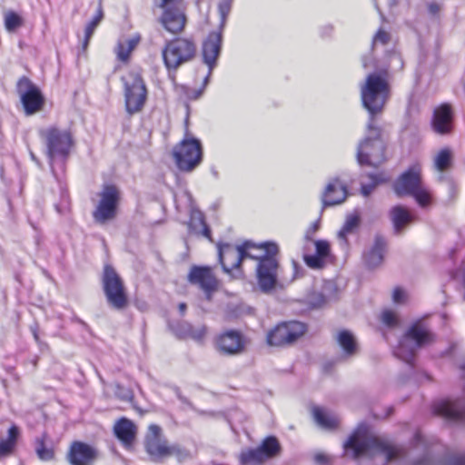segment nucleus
<instances>
[{
  "label": "nucleus",
  "mask_w": 465,
  "mask_h": 465,
  "mask_svg": "<svg viewBox=\"0 0 465 465\" xmlns=\"http://www.w3.org/2000/svg\"><path fill=\"white\" fill-rule=\"evenodd\" d=\"M242 246L244 260L251 259L257 262L256 277L261 290L268 292L274 289L280 268L278 245L270 242L256 244L251 241H245Z\"/></svg>",
  "instance_id": "1"
},
{
  "label": "nucleus",
  "mask_w": 465,
  "mask_h": 465,
  "mask_svg": "<svg viewBox=\"0 0 465 465\" xmlns=\"http://www.w3.org/2000/svg\"><path fill=\"white\" fill-rule=\"evenodd\" d=\"M346 451H352V458L371 454H382L390 461L401 454V450L388 440L372 435L366 424H360L344 443Z\"/></svg>",
  "instance_id": "2"
},
{
  "label": "nucleus",
  "mask_w": 465,
  "mask_h": 465,
  "mask_svg": "<svg viewBox=\"0 0 465 465\" xmlns=\"http://www.w3.org/2000/svg\"><path fill=\"white\" fill-rule=\"evenodd\" d=\"M391 97V85L388 70L367 75L361 87V98L364 108L370 114V119L375 121V116L383 112Z\"/></svg>",
  "instance_id": "3"
},
{
  "label": "nucleus",
  "mask_w": 465,
  "mask_h": 465,
  "mask_svg": "<svg viewBox=\"0 0 465 465\" xmlns=\"http://www.w3.org/2000/svg\"><path fill=\"white\" fill-rule=\"evenodd\" d=\"M357 160L361 165L374 168L387 161L386 143L382 138V130L372 119H369L366 136L359 143Z\"/></svg>",
  "instance_id": "4"
},
{
  "label": "nucleus",
  "mask_w": 465,
  "mask_h": 465,
  "mask_svg": "<svg viewBox=\"0 0 465 465\" xmlns=\"http://www.w3.org/2000/svg\"><path fill=\"white\" fill-rule=\"evenodd\" d=\"M143 446L151 460L160 462L163 460L175 457L179 461L189 457V452L178 444H169L163 434L162 428L157 424H151L144 436Z\"/></svg>",
  "instance_id": "5"
},
{
  "label": "nucleus",
  "mask_w": 465,
  "mask_h": 465,
  "mask_svg": "<svg viewBox=\"0 0 465 465\" xmlns=\"http://www.w3.org/2000/svg\"><path fill=\"white\" fill-rule=\"evenodd\" d=\"M103 292L108 306L115 311L129 307L130 298L124 281L111 264H105L101 277Z\"/></svg>",
  "instance_id": "6"
},
{
  "label": "nucleus",
  "mask_w": 465,
  "mask_h": 465,
  "mask_svg": "<svg viewBox=\"0 0 465 465\" xmlns=\"http://www.w3.org/2000/svg\"><path fill=\"white\" fill-rule=\"evenodd\" d=\"M124 85L125 108L128 114L139 113L147 100V87L142 76V70L132 68L121 77Z\"/></svg>",
  "instance_id": "7"
},
{
  "label": "nucleus",
  "mask_w": 465,
  "mask_h": 465,
  "mask_svg": "<svg viewBox=\"0 0 465 465\" xmlns=\"http://www.w3.org/2000/svg\"><path fill=\"white\" fill-rule=\"evenodd\" d=\"M162 54L165 67L168 70H177L195 58L196 40L193 37H175L165 44Z\"/></svg>",
  "instance_id": "8"
},
{
  "label": "nucleus",
  "mask_w": 465,
  "mask_h": 465,
  "mask_svg": "<svg viewBox=\"0 0 465 465\" xmlns=\"http://www.w3.org/2000/svg\"><path fill=\"white\" fill-rule=\"evenodd\" d=\"M172 156L179 171L191 173L203 162V144L199 139L186 136L173 146Z\"/></svg>",
  "instance_id": "9"
},
{
  "label": "nucleus",
  "mask_w": 465,
  "mask_h": 465,
  "mask_svg": "<svg viewBox=\"0 0 465 465\" xmlns=\"http://www.w3.org/2000/svg\"><path fill=\"white\" fill-rule=\"evenodd\" d=\"M412 341L419 348L430 344L435 341V335L420 321L412 323L403 335L402 340L395 348L394 354L406 363L413 366L415 361V348H408L405 341Z\"/></svg>",
  "instance_id": "10"
},
{
  "label": "nucleus",
  "mask_w": 465,
  "mask_h": 465,
  "mask_svg": "<svg viewBox=\"0 0 465 465\" xmlns=\"http://www.w3.org/2000/svg\"><path fill=\"white\" fill-rule=\"evenodd\" d=\"M307 331V325L300 321L282 322L268 331L266 342L272 347H291L301 340Z\"/></svg>",
  "instance_id": "11"
},
{
  "label": "nucleus",
  "mask_w": 465,
  "mask_h": 465,
  "mask_svg": "<svg viewBox=\"0 0 465 465\" xmlns=\"http://www.w3.org/2000/svg\"><path fill=\"white\" fill-rule=\"evenodd\" d=\"M98 196L99 201L92 212V216L96 223L104 225L116 218L121 193L116 185L105 184Z\"/></svg>",
  "instance_id": "12"
},
{
  "label": "nucleus",
  "mask_w": 465,
  "mask_h": 465,
  "mask_svg": "<svg viewBox=\"0 0 465 465\" xmlns=\"http://www.w3.org/2000/svg\"><path fill=\"white\" fill-rule=\"evenodd\" d=\"M45 138L47 154L50 159H66L74 146L73 134L68 129L50 126L41 133Z\"/></svg>",
  "instance_id": "13"
},
{
  "label": "nucleus",
  "mask_w": 465,
  "mask_h": 465,
  "mask_svg": "<svg viewBox=\"0 0 465 465\" xmlns=\"http://www.w3.org/2000/svg\"><path fill=\"white\" fill-rule=\"evenodd\" d=\"M16 92L25 115L35 114L44 109L45 98L41 89L29 77L24 75L18 79Z\"/></svg>",
  "instance_id": "14"
},
{
  "label": "nucleus",
  "mask_w": 465,
  "mask_h": 465,
  "mask_svg": "<svg viewBox=\"0 0 465 465\" xmlns=\"http://www.w3.org/2000/svg\"><path fill=\"white\" fill-rule=\"evenodd\" d=\"M187 282L202 291L207 300L212 299L222 284L214 267L209 265L191 266L187 274Z\"/></svg>",
  "instance_id": "15"
},
{
  "label": "nucleus",
  "mask_w": 465,
  "mask_h": 465,
  "mask_svg": "<svg viewBox=\"0 0 465 465\" xmlns=\"http://www.w3.org/2000/svg\"><path fill=\"white\" fill-rule=\"evenodd\" d=\"M246 343L247 340L243 333L234 329L225 330L213 339L215 350L225 356L242 354L245 351Z\"/></svg>",
  "instance_id": "16"
},
{
  "label": "nucleus",
  "mask_w": 465,
  "mask_h": 465,
  "mask_svg": "<svg viewBox=\"0 0 465 465\" xmlns=\"http://www.w3.org/2000/svg\"><path fill=\"white\" fill-rule=\"evenodd\" d=\"M431 130L441 136L450 135L455 129V111L450 103H441L434 107L430 119Z\"/></svg>",
  "instance_id": "17"
},
{
  "label": "nucleus",
  "mask_w": 465,
  "mask_h": 465,
  "mask_svg": "<svg viewBox=\"0 0 465 465\" xmlns=\"http://www.w3.org/2000/svg\"><path fill=\"white\" fill-rule=\"evenodd\" d=\"M65 458L70 465H94L100 458V451L94 445L74 440L68 447Z\"/></svg>",
  "instance_id": "18"
},
{
  "label": "nucleus",
  "mask_w": 465,
  "mask_h": 465,
  "mask_svg": "<svg viewBox=\"0 0 465 465\" xmlns=\"http://www.w3.org/2000/svg\"><path fill=\"white\" fill-rule=\"evenodd\" d=\"M218 248V260L223 272L227 274H232L233 270L239 272V276H243L241 266L243 258V252L242 244L233 246L231 243H217Z\"/></svg>",
  "instance_id": "19"
},
{
  "label": "nucleus",
  "mask_w": 465,
  "mask_h": 465,
  "mask_svg": "<svg viewBox=\"0 0 465 465\" xmlns=\"http://www.w3.org/2000/svg\"><path fill=\"white\" fill-rule=\"evenodd\" d=\"M223 36L222 31H211L203 39L201 47L202 60L207 65L209 74L217 66L223 47Z\"/></svg>",
  "instance_id": "20"
},
{
  "label": "nucleus",
  "mask_w": 465,
  "mask_h": 465,
  "mask_svg": "<svg viewBox=\"0 0 465 465\" xmlns=\"http://www.w3.org/2000/svg\"><path fill=\"white\" fill-rule=\"evenodd\" d=\"M421 185V166L419 163L411 165L394 182L393 190L400 196L411 195Z\"/></svg>",
  "instance_id": "21"
},
{
  "label": "nucleus",
  "mask_w": 465,
  "mask_h": 465,
  "mask_svg": "<svg viewBox=\"0 0 465 465\" xmlns=\"http://www.w3.org/2000/svg\"><path fill=\"white\" fill-rule=\"evenodd\" d=\"M432 411L435 415L440 416L450 421L465 420V407L460 400H442L432 405Z\"/></svg>",
  "instance_id": "22"
},
{
  "label": "nucleus",
  "mask_w": 465,
  "mask_h": 465,
  "mask_svg": "<svg viewBox=\"0 0 465 465\" xmlns=\"http://www.w3.org/2000/svg\"><path fill=\"white\" fill-rule=\"evenodd\" d=\"M160 22L164 29H184L187 23L185 5L161 9Z\"/></svg>",
  "instance_id": "23"
},
{
  "label": "nucleus",
  "mask_w": 465,
  "mask_h": 465,
  "mask_svg": "<svg viewBox=\"0 0 465 465\" xmlns=\"http://www.w3.org/2000/svg\"><path fill=\"white\" fill-rule=\"evenodd\" d=\"M347 194V188L343 183L338 178H333L329 182L322 193V204L324 206L340 204L345 201Z\"/></svg>",
  "instance_id": "24"
},
{
  "label": "nucleus",
  "mask_w": 465,
  "mask_h": 465,
  "mask_svg": "<svg viewBox=\"0 0 465 465\" xmlns=\"http://www.w3.org/2000/svg\"><path fill=\"white\" fill-rule=\"evenodd\" d=\"M315 254H304L303 262L311 269L320 270L326 265V260L331 254V245L325 240L314 241Z\"/></svg>",
  "instance_id": "25"
},
{
  "label": "nucleus",
  "mask_w": 465,
  "mask_h": 465,
  "mask_svg": "<svg viewBox=\"0 0 465 465\" xmlns=\"http://www.w3.org/2000/svg\"><path fill=\"white\" fill-rule=\"evenodd\" d=\"M114 433L125 448H130L134 442L137 430L131 420L122 417L114 424Z\"/></svg>",
  "instance_id": "26"
},
{
  "label": "nucleus",
  "mask_w": 465,
  "mask_h": 465,
  "mask_svg": "<svg viewBox=\"0 0 465 465\" xmlns=\"http://www.w3.org/2000/svg\"><path fill=\"white\" fill-rule=\"evenodd\" d=\"M141 41V35L136 34L132 37H122L118 40L114 49L117 59L123 64H128L133 51L137 47Z\"/></svg>",
  "instance_id": "27"
},
{
  "label": "nucleus",
  "mask_w": 465,
  "mask_h": 465,
  "mask_svg": "<svg viewBox=\"0 0 465 465\" xmlns=\"http://www.w3.org/2000/svg\"><path fill=\"white\" fill-rule=\"evenodd\" d=\"M386 245V241L382 236L375 237L373 246L364 254V262L369 268H375L382 263Z\"/></svg>",
  "instance_id": "28"
},
{
  "label": "nucleus",
  "mask_w": 465,
  "mask_h": 465,
  "mask_svg": "<svg viewBox=\"0 0 465 465\" xmlns=\"http://www.w3.org/2000/svg\"><path fill=\"white\" fill-rule=\"evenodd\" d=\"M312 415L316 423L325 430H333L340 425L339 419L335 415L327 412L322 407H313Z\"/></svg>",
  "instance_id": "29"
},
{
  "label": "nucleus",
  "mask_w": 465,
  "mask_h": 465,
  "mask_svg": "<svg viewBox=\"0 0 465 465\" xmlns=\"http://www.w3.org/2000/svg\"><path fill=\"white\" fill-rule=\"evenodd\" d=\"M257 449L265 462L278 456L282 450L281 444L274 436L266 437Z\"/></svg>",
  "instance_id": "30"
},
{
  "label": "nucleus",
  "mask_w": 465,
  "mask_h": 465,
  "mask_svg": "<svg viewBox=\"0 0 465 465\" xmlns=\"http://www.w3.org/2000/svg\"><path fill=\"white\" fill-rule=\"evenodd\" d=\"M19 429L16 425H12L8 429L7 438L0 440V458L10 456L17 443L19 438Z\"/></svg>",
  "instance_id": "31"
},
{
  "label": "nucleus",
  "mask_w": 465,
  "mask_h": 465,
  "mask_svg": "<svg viewBox=\"0 0 465 465\" xmlns=\"http://www.w3.org/2000/svg\"><path fill=\"white\" fill-rule=\"evenodd\" d=\"M391 216L394 230L397 233H400L401 230L411 222V213L406 208L401 205L392 208Z\"/></svg>",
  "instance_id": "32"
},
{
  "label": "nucleus",
  "mask_w": 465,
  "mask_h": 465,
  "mask_svg": "<svg viewBox=\"0 0 465 465\" xmlns=\"http://www.w3.org/2000/svg\"><path fill=\"white\" fill-rule=\"evenodd\" d=\"M337 341L346 355L351 356L356 353L357 343L349 331H341L337 335Z\"/></svg>",
  "instance_id": "33"
},
{
  "label": "nucleus",
  "mask_w": 465,
  "mask_h": 465,
  "mask_svg": "<svg viewBox=\"0 0 465 465\" xmlns=\"http://www.w3.org/2000/svg\"><path fill=\"white\" fill-rule=\"evenodd\" d=\"M238 460L240 465H262L265 462L257 448L242 450Z\"/></svg>",
  "instance_id": "34"
},
{
  "label": "nucleus",
  "mask_w": 465,
  "mask_h": 465,
  "mask_svg": "<svg viewBox=\"0 0 465 465\" xmlns=\"http://www.w3.org/2000/svg\"><path fill=\"white\" fill-rule=\"evenodd\" d=\"M452 164V153L449 148L440 150L434 158V167L439 172H445Z\"/></svg>",
  "instance_id": "35"
},
{
  "label": "nucleus",
  "mask_w": 465,
  "mask_h": 465,
  "mask_svg": "<svg viewBox=\"0 0 465 465\" xmlns=\"http://www.w3.org/2000/svg\"><path fill=\"white\" fill-rule=\"evenodd\" d=\"M45 440V435L35 440V452L41 460L49 461L54 458V450L52 447L46 446Z\"/></svg>",
  "instance_id": "36"
},
{
  "label": "nucleus",
  "mask_w": 465,
  "mask_h": 465,
  "mask_svg": "<svg viewBox=\"0 0 465 465\" xmlns=\"http://www.w3.org/2000/svg\"><path fill=\"white\" fill-rule=\"evenodd\" d=\"M182 328L181 331L184 338H190L196 341H203L207 333V328L204 325L194 327L186 323Z\"/></svg>",
  "instance_id": "37"
},
{
  "label": "nucleus",
  "mask_w": 465,
  "mask_h": 465,
  "mask_svg": "<svg viewBox=\"0 0 465 465\" xmlns=\"http://www.w3.org/2000/svg\"><path fill=\"white\" fill-rule=\"evenodd\" d=\"M191 227L196 233L203 235L212 242H213L212 237V231L209 225L206 223L203 214H200L198 217L192 219Z\"/></svg>",
  "instance_id": "38"
},
{
  "label": "nucleus",
  "mask_w": 465,
  "mask_h": 465,
  "mask_svg": "<svg viewBox=\"0 0 465 465\" xmlns=\"http://www.w3.org/2000/svg\"><path fill=\"white\" fill-rule=\"evenodd\" d=\"M4 21L6 29H16L24 25L23 17L13 10L5 13Z\"/></svg>",
  "instance_id": "39"
},
{
  "label": "nucleus",
  "mask_w": 465,
  "mask_h": 465,
  "mask_svg": "<svg viewBox=\"0 0 465 465\" xmlns=\"http://www.w3.org/2000/svg\"><path fill=\"white\" fill-rule=\"evenodd\" d=\"M411 196L414 197L416 202L419 203L421 207H426L430 204L431 203V196L430 193L425 190L422 185H420L417 190L414 191L411 194Z\"/></svg>",
  "instance_id": "40"
},
{
  "label": "nucleus",
  "mask_w": 465,
  "mask_h": 465,
  "mask_svg": "<svg viewBox=\"0 0 465 465\" xmlns=\"http://www.w3.org/2000/svg\"><path fill=\"white\" fill-rule=\"evenodd\" d=\"M369 178L371 180L372 184L361 186V193L365 196H368L377 184L388 181V178L385 177L384 173H382L378 174H369Z\"/></svg>",
  "instance_id": "41"
},
{
  "label": "nucleus",
  "mask_w": 465,
  "mask_h": 465,
  "mask_svg": "<svg viewBox=\"0 0 465 465\" xmlns=\"http://www.w3.org/2000/svg\"><path fill=\"white\" fill-rule=\"evenodd\" d=\"M360 223V219L356 215L350 216L344 225L342 226L341 230L340 231L339 234L341 237L345 238L348 233H351L355 228L358 227Z\"/></svg>",
  "instance_id": "42"
},
{
  "label": "nucleus",
  "mask_w": 465,
  "mask_h": 465,
  "mask_svg": "<svg viewBox=\"0 0 465 465\" xmlns=\"http://www.w3.org/2000/svg\"><path fill=\"white\" fill-rule=\"evenodd\" d=\"M103 19L104 10L102 5L99 4L96 7L95 13L94 14L93 17L87 23L85 29H95L100 25Z\"/></svg>",
  "instance_id": "43"
},
{
  "label": "nucleus",
  "mask_w": 465,
  "mask_h": 465,
  "mask_svg": "<svg viewBox=\"0 0 465 465\" xmlns=\"http://www.w3.org/2000/svg\"><path fill=\"white\" fill-rule=\"evenodd\" d=\"M232 0H221L218 5V10L221 15V27L224 26L227 15L231 12Z\"/></svg>",
  "instance_id": "44"
},
{
  "label": "nucleus",
  "mask_w": 465,
  "mask_h": 465,
  "mask_svg": "<svg viewBox=\"0 0 465 465\" xmlns=\"http://www.w3.org/2000/svg\"><path fill=\"white\" fill-rule=\"evenodd\" d=\"M381 320L388 327H393L398 324L397 314L392 310H384L381 312Z\"/></svg>",
  "instance_id": "45"
},
{
  "label": "nucleus",
  "mask_w": 465,
  "mask_h": 465,
  "mask_svg": "<svg viewBox=\"0 0 465 465\" xmlns=\"http://www.w3.org/2000/svg\"><path fill=\"white\" fill-rule=\"evenodd\" d=\"M153 4L159 9L185 5L184 0H153Z\"/></svg>",
  "instance_id": "46"
},
{
  "label": "nucleus",
  "mask_w": 465,
  "mask_h": 465,
  "mask_svg": "<svg viewBox=\"0 0 465 465\" xmlns=\"http://www.w3.org/2000/svg\"><path fill=\"white\" fill-rule=\"evenodd\" d=\"M392 300L395 303H403L406 301V293L401 287H396L392 293Z\"/></svg>",
  "instance_id": "47"
},
{
  "label": "nucleus",
  "mask_w": 465,
  "mask_h": 465,
  "mask_svg": "<svg viewBox=\"0 0 465 465\" xmlns=\"http://www.w3.org/2000/svg\"><path fill=\"white\" fill-rule=\"evenodd\" d=\"M390 40V35L388 31H377L373 42L374 45L381 43L382 45H385Z\"/></svg>",
  "instance_id": "48"
},
{
  "label": "nucleus",
  "mask_w": 465,
  "mask_h": 465,
  "mask_svg": "<svg viewBox=\"0 0 465 465\" xmlns=\"http://www.w3.org/2000/svg\"><path fill=\"white\" fill-rule=\"evenodd\" d=\"M319 230V224L318 223H313L311 224V226L307 229L304 239L306 242H311L313 239L314 234Z\"/></svg>",
  "instance_id": "49"
},
{
  "label": "nucleus",
  "mask_w": 465,
  "mask_h": 465,
  "mask_svg": "<svg viewBox=\"0 0 465 465\" xmlns=\"http://www.w3.org/2000/svg\"><path fill=\"white\" fill-rule=\"evenodd\" d=\"M428 10L430 15H437L440 11V5L436 2L430 3L428 5Z\"/></svg>",
  "instance_id": "50"
},
{
  "label": "nucleus",
  "mask_w": 465,
  "mask_h": 465,
  "mask_svg": "<svg viewBox=\"0 0 465 465\" xmlns=\"http://www.w3.org/2000/svg\"><path fill=\"white\" fill-rule=\"evenodd\" d=\"M94 31H84V36L82 43V48L83 51H85L87 49L90 38L92 37Z\"/></svg>",
  "instance_id": "51"
},
{
  "label": "nucleus",
  "mask_w": 465,
  "mask_h": 465,
  "mask_svg": "<svg viewBox=\"0 0 465 465\" xmlns=\"http://www.w3.org/2000/svg\"><path fill=\"white\" fill-rule=\"evenodd\" d=\"M201 94V91L193 90L191 94H187V97L191 100H196L200 97Z\"/></svg>",
  "instance_id": "52"
},
{
  "label": "nucleus",
  "mask_w": 465,
  "mask_h": 465,
  "mask_svg": "<svg viewBox=\"0 0 465 465\" xmlns=\"http://www.w3.org/2000/svg\"><path fill=\"white\" fill-rule=\"evenodd\" d=\"M454 465H465V455L456 457L454 460Z\"/></svg>",
  "instance_id": "53"
},
{
  "label": "nucleus",
  "mask_w": 465,
  "mask_h": 465,
  "mask_svg": "<svg viewBox=\"0 0 465 465\" xmlns=\"http://www.w3.org/2000/svg\"><path fill=\"white\" fill-rule=\"evenodd\" d=\"M178 308H179V311L181 312V314H184L185 312H186V309H187V305L186 303L184 302H181L179 305H178Z\"/></svg>",
  "instance_id": "54"
},
{
  "label": "nucleus",
  "mask_w": 465,
  "mask_h": 465,
  "mask_svg": "<svg viewBox=\"0 0 465 465\" xmlns=\"http://www.w3.org/2000/svg\"><path fill=\"white\" fill-rule=\"evenodd\" d=\"M430 462L429 459L428 458H424L420 460H418L416 462H414L413 465H428Z\"/></svg>",
  "instance_id": "55"
},
{
  "label": "nucleus",
  "mask_w": 465,
  "mask_h": 465,
  "mask_svg": "<svg viewBox=\"0 0 465 465\" xmlns=\"http://www.w3.org/2000/svg\"><path fill=\"white\" fill-rule=\"evenodd\" d=\"M35 339H37V338H38L37 333H35Z\"/></svg>",
  "instance_id": "56"
}]
</instances>
